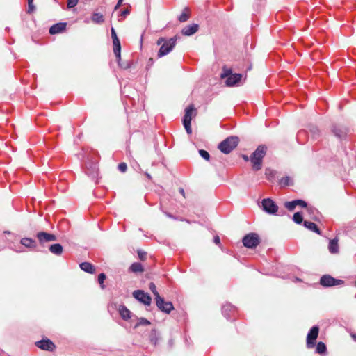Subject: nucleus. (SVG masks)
Segmentation results:
<instances>
[{
  "label": "nucleus",
  "mask_w": 356,
  "mask_h": 356,
  "mask_svg": "<svg viewBox=\"0 0 356 356\" xmlns=\"http://www.w3.org/2000/svg\"><path fill=\"white\" fill-rule=\"evenodd\" d=\"M149 288L151 290V291L153 293V294L155 296V300H156V298H159L161 297L159 293H158V291L156 290V285L153 282H151L149 284Z\"/></svg>",
  "instance_id": "nucleus-34"
},
{
  "label": "nucleus",
  "mask_w": 356,
  "mask_h": 356,
  "mask_svg": "<svg viewBox=\"0 0 356 356\" xmlns=\"http://www.w3.org/2000/svg\"><path fill=\"white\" fill-rule=\"evenodd\" d=\"M245 247L250 249L255 248L260 242L259 237L256 233H250L246 234L242 240Z\"/></svg>",
  "instance_id": "nucleus-5"
},
{
  "label": "nucleus",
  "mask_w": 356,
  "mask_h": 356,
  "mask_svg": "<svg viewBox=\"0 0 356 356\" xmlns=\"http://www.w3.org/2000/svg\"><path fill=\"white\" fill-rule=\"evenodd\" d=\"M81 269L86 273L93 274L95 272L94 266L89 262H82L79 264Z\"/></svg>",
  "instance_id": "nucleus-20"
},
{
  "label": "nucleus",
  "mask_w": 356,
  "mask_h": 356,
  "mask_svg": "<svg viewBox=\"0 0 356 356\" xmlns=\"http://www.w3.org/2000/svg\"><path fill=\"white\" fill-rule=\"evenodd\" d=\"M243 159L245 161H248V157L247 156H243Z\"/></svg>",
  "instance_id": "nucleus-55"
},
{
  "label": "nucleus",
  "mask_w": 356,
  "mask_h": 356,
  "mask_svg": "<svg viewBox=\"0 0 356 356\" xmlns=\"http://www.w3.org/2000/svg\"><path fill=\"white\" fill-rule=\"evenodd\" d=\"M92 21L97 24H101L104 22V18L103 15L99 13H95L92 16Z\"/></svg>",
  "instance_id": "nucleus-27"
},
{
  "label": "nucleus",
  "mask_w": 356,
  "mask_h": 356,
  "mask_svg": "<svg viewBox=\"0 0 356 356\" xmlns=\"http://www.w3.org/2000/svg\"><path fill=\"white\" fill-rule=\"evenodd\" d=\"M309 130L313 138L317 139L319 138L320 130L317 127L312 125L309 127Z\"/></svg>",
  "instance_id": "nucleus-28"
},
{
  "label": "nucleus",
  "mask_w": 356,
  "mask_h": 356,
  "mask_svg": "<svg viewBox=\"0 0 356 356\" xmlns=\"http://www.w3.org/2000/svg\"><path fill=\"white\" fill-rule=\"evenodd\" d=\"M49 251L56 255H60L63 253V246L59 243L52 244L49 248Z\"/></svg>",
  "instance_id": "nucleus-23"
},
{
  "label": "nucleus",
  "mask_w": 356,
  "mask_h": 356,
  "mask_svg": "<svg viewBox=\"0 0 356 356\" xmlns=\"http://www.w3.org/2000/svg\"><path fill=\"white\" fill-rule=\"evenodd\" d=\"M239 143L238 136H232L219 143L218 148L224 154H229L236 147Z\"/></svg>",
  "instance_id": "nucleus-2"
},
{
  "label": "nucleus",
  "mask_w": 356,
  "mask_h": 356,
  "mask_svg": "<svg viewBox=\"0 0 356 356\" xmlns=\"http://www.w3.org/2000/svg\"><path fill=\"white\" fill-rule=\"evenodd\" d=\"M199 29V25L197 24H192L188 25L182 29L181 33L184 35L191 36L195 34Z\"/></svg>",
  "instance_id": "nucleus-17"
},
{
  "label": "nucleus",
  "mask_w": 356,
  "mask_h": 356,
  "mask_svg": "<svg viewBox=\"0 0 356 356\" xmlns=\"http://www.w3.org/2000/svg\"><path fill=\"white\" fill-rule=\"evenodd\" d=\"M20 243L26 248H34L36 247L35 241L30 238H23L21 239Z\"/></svg>",
  "instance_id": "nucleus-24"
},
{
  "label": "nucleus",
  "mask_w": 356,
  "mask_h": 356,
  "mask_svg": "<svg viewBox=\"0 0 356 356\" xmlns=\"http://www.w3.org/2000/svg\"><path fill=\"white\" fill-rule=\"evenodd\" d=\"M145 175H146V177L149 179H152V177L151 175L148 173V172H145Z\"/></svg>",
  "instance_id": "nucleus-54"
},
{
  "label": "nucleus",
  "mask_w": 356,
  "mask_h": 356,
  "mask_svg": "<svg viewBox=\"0 0 356 356\" xmlns=\"http://www.w3.org/2000/svg\"><path fill=\"white\" fill-rule=\"evenodd\" d=\"M114 54H115V56L116 57V60H117L118 64L120 65L122 63L121 51H118V53H114Z\"/></svg>",
  "instance_id": "nucleus-45"
},
{
  "label": "nucleus",
  "mask_w": 356,
  "mask_h": 356,
  "mask_svg": "<svg viewBox=\"0 0 356 356\" xmlns=\"http://www.w3.org/2000/svg\"><path fill=\"white\" fill-rule=\"evenodd\" d=\"M262 209L268 214H275L278 207L270 198H265L261 201Z\"/></svg>",
  "instance_id": "nucleus-8"
},
{
  "label": "nucleus",
  "mask_w": 356,
  "mask_h": 356,
  "mask_svg": "<svg viewBox=\"0 0 356 356\" xmlns=\"http://www.w3.org/2000/svg\"><path fill=\"white\" fill-rule=\"evenodd\" d=\"M35 345L40 349L47 351H53L56 348L54 343L49 339L38 341Z\"/></svg>",
  "instance_id": "nucleus-12"
},
{
  "label": "nucleus",
  "mask_w": 356,
  "mask_h": 356,
  "mask_svg": "<svg viewBox=\"0 0 356 356\" xmlns=\"http://www.w3.org/2000/svg\"><path fill=\"white\" fill-rule=\"evenodd\" d=\"M177 40V36H174L168 39V40L163 43L158 51V58H161L172 51L176 45Z\"/></svg>",
  "instance_id": "nucleus-4"
},
{
  "label": "nucleus",
  "mask_w": 356,
  "mask_h": 356,
  "mask_svg": "<svg viewBox=\"0 0 356 356\" xmlns=\"http://www.w3.org/2000/svg\"><path fill=\"white\" fill-rule=\"evenodd\" d=\"M129 14V10L125 9L121 12L120 15L125 17L126 15H127Z\"/></svg>",
  "instance_id": "nucleus-49"
},
{
  "label": "nucleus",
  "mask_w": 356,
  "mask_h": 356,
  "mask_svg": "<svg viewBox=\"0 0 356 356\" xmlns=\"http://www.w3.org/2000/svg\"><path fill=\"white\" fill-rule=\"evenodd\" d=\"M189 19L188 9L185 8L183 13L178 17L180 22H185Z\"/></svg>",
  "instance_id": "nucleus-30"
},
{
  "label": "nucleus",
  "mask_w": 356,
  "mask_h": 356,
  "mask_svg": "<svg viewBox=\"0 0 356 356\" xmlns=\"http://www.w3.org/2000/svg\"><path fill=\"white\" fill-rule=\"evenodd\" d=\"M111 38L113 39V41L115 40H119V38L117 36V33H116L114 28L111 29Z\"/></svg>",
  "instance_id": "nucleus-46"
},
{
  "label": "nucleus",
  "mask_w": 356,
  "mask_h": 356,
  "mask_svg": "<svg viewBox=\"0 0 356 356\" xmlns=\"http://www.w3.org/2000/svg\"><path fill=\"white\" fill-rule=\"evenodd\" d=\"M234 311H235V307L229 303L225 304L222 307V314L227 319L230 318L231 314L234 312Z\"/></svg>",
  "instance_id": "nucleus-18"
},
{
  "label": "nucleus",
  "mask_w": 356,
  "mask_h": 356,
  "mask_svg": "<svg viewBox=\"0 0 356 356\" xmlns=\"http://www.w3.org/2000/svg\"><path fill=\"white\" fill-rule=\"evenodd\" d=\"M66 26L67 24L65 22L56 23L50 27L49 32L51 35L62 33L65 30Z\"/></svg>",
  "instance_id": "nucleus-16"
},
{
  "label": "nucleus",
  "mask_w": 356,
  "mask_h": 356,
  "mask_svg": "<svg viewBox=\"0 0 356 356\" xmlns=\"http://www.w3.org/2000/svg\"><path fill=\"white\" fill-rule=\"evenodd\" d=\"M179 193H180L183 196H184V188H179Z\"/></svg>",
  "instance_id": "nucleus-52"
},
{
  "label": "nucleus",
  "mask_w": 356,
  "mask_h": 356,
  "mask_svg": "<svg viewBox=\"0 0 356 356\" xmlns=\"http://www.w3.org/2000/svg\"><path fill=\"white\" fill-rule=\"evenodd\" d=\"M150 324H151L150 321H148L147 319H146L145 318H138V322L136 323V324L134 325V329H136L140 325H149Z\"/></svg>",
  "instance_id": "nucleus-31"
},
{
  "label": "nucleus",
  "mask_w": 356,
  "mask_h": 356,
  "mask_svg": "<svg viewBox=\"0 0 356 356\" xmlns=\"http://www.w3.org/2000/svg\"><path fill=\"white\" fill-rule=\"evenodd\" d=\"M166 40H168V39L161 37L157 40L156 44L157 45H162V44L164 43Z\"/></svg>",
  "instance_id": "nucleus-47"
},
{
  "label": "nucleus",
  "mask_w": 356,
  "mask_h": 356,
  "mask_svg": "<svg viewBox=\"0 0 356 356\" xmlns=\"http://www.w3.org/2000/svg\"><path fill=\"white\" fill-rule=\"evenodd\" d=\"M351 337L353 338V339L356 341V334L353 333V334H351Z\"/></svg>",
  "instance_id": "nucleus-53"
},
{
  "label": "nucleus",
  "mask_w": 356,
  "mask_h": 356,
  "mask_svg": "<svg viewBox=\"0 0 356 356\" xmlns=\"http://www.w3.org/2000/svg\"><path fill=\"white\" fill-rule=\"evenodd\" d=\"M293 220L297 224H301L303 221L302 214L300 212H296L293 214Z\"/></svg>",
  "instance_id": "nucleus-33"
},
{
  "label": "nucleus",
  "mask_w": 356,
  "mask_h": 356,
  "mask_svg": "<svg viewBox=\"0 0 356 356\" xmlns=\"http://www.w3.org/2000/svg\"><path fill=\"white\" fill-rule=\"evenodd\" d=\"M118 170L122 172H126L127 169V165L125 163H120L118 166Z\"/></svg>",
  "instance_id": "nucleus-43"
},
{
  "label": "nucleus",
  "mask_w": 356,
  "mask_h": 356,
  "mask_svg": "<svg viewBox=\"0 0 356 356\" xmlns=\"http://www.w3.org/2000/svg\"><path fill=\"white\" fill-rule=\"evenodd\" d=\"M243 75L238 73H233L227 77L225 81V84L227 86L232 87L237 86L238 83L241 81Z\"/></svg>",
  "instance_id": "nucleus-14"
},
{
  "label": "nucleus",
  "mask_w": 356,
  "mask_h": 356,
  "mask_svg": "<svg viewBox=\"0 0 356 356\" xmlns=\"http://www.w3.org/2000/svg\"><path fill=\"white\" fill-rule=\"evenodd\" d=\"M313 219L316 220H318V218L316 216H315V217L313 218Z\"/></svg>",
  "instance_id": "nucleus-56"
},
{
  "label": "nucleus",
  "mask_w": 356,
  "mask_h": 356,
  "mask_svg": "<svg viewBox=\"0 0 356 356\" xmlns=\"http://www.w3.org/2000/svg\"><path fill=\"white\" fill-rule=\"evenodd\" d=\"M319 283L324 287H331L342 284L343 281L340 279H335L330 275H324L321 277Z\"/></svg>",
  "instance_id": "nucleus-6"
},
{
  "label": "nucleus",
  "mask_w": 356,
  "mask_h": 356,
  "mask_svg": "<svg viewBox=\"0 0 356 356\" xmlns=\"http://www.w3.org/2000/svg\"><path fill=\"white\" fill-rule=\"evenodd\" d=\"M306 208H307V211L310 215H314L315 213H318V211L316 210V209H315L314 207H307Z\"/></svg>",
  "instance_id": "nucleus-44"
},
{
  "label": "nucleus",
  "mask_w": 356,
  "mask_h": 356,
  "mask_svg": "<svg viewBox=\"0 0 356 356\" xmlns=\"http://www.w3.org/2000/svg\"><path fill=\"white\" fill-rule=\"evenodd\" d=\"M118 310L122 319L127 321L131 318V312L124 305H120Z\"/></svg>",
  "instance_id": "nucleus-21"
},
{
  "label": "nucleus",
  "mask_w": 356,
  "mask_h": 356,
  "mask_svg": "<svg viewBox=\"0 0 356 356\" xmlns=\"http://www.w3.org/2000/svg\"><path fill=\"white\" fill-rule=\"evenodd\" d=\"M332 131L336 137L343 139L347 134L348 129L342 125L335 124L333 125Z\"/></svg>",
  "instance_id": "nucleus-13"
},
{
  "label": "nucleus",
  "mask_w": 356,
  "mask_h": 356,
  "mask_svg": "<svg viewBox=\"0 0 356 356\" xmlns=\"http://www.w3.org/2000/svg\"><path fill=\"white\" fill-rule=\"evenodd\" d=\"M280 184L282 186H292L293 184L292 179L289 176H286L282 177L280 180Z\"/></svg>",
  "instance_id": "nucleus-29"
},
{
  "label": "nucleus",
  "mask_w": 356,
  "mask_h": 356,
  "mask_svg": "<svg viewBox=\"0 0 356 356\" xmlns=\"http://www.w3.org/2000/svg\"><path fill=\"white\" fill-rule=\"evenodd\" d=\"M197 114V111L195 108L193 104H191L188 106H187L185 109V113L184 115V118L182 119L183 125L187 132L188 134H191L192 133L191 129V120L192 116H195Z\"/></svg>",
  "instance_id": "nucleus-3"
},
{
  "label": "nucleus",
  "mask_w": 356,
  "mask_h": 356,
  "mask_svg": "<svg viewBox=\"0 0 356 356\" xmlns=\"http://www.w3.org/2000/svg\"><path fill=\"white\" fill-rule=\"evenodd\" d=\"M36 237L40 244L42 245H44L46 243L57 241V237L56 235L45 232H38Z\"/></svg>",
  "instance_id": "nucleus-11"
},
{
  "label": "nucleus",
  "mask_w": 356,
  "mask_h": 356,
  "mask_svg": "<svg viewBox=\"0 0 356 356\" xmlns=\"http://www.w3.org/2000/svg\"><path fill=\"white\" fill-rule=\"evenodd\" d=\"M213 242L217 244V245H219L220 243V237L218 236H214L213 238Z\"/></svg>",
  "instance_id": "nucleus-48"
},
{
  "label": "nucleus",
  "mask_w": 356,
  "mask_h": 356,
  "mask_svg": "<svg viewBox=\"0 0 356 356\" xmlns=\"http://www.w3.org/2000/svg\"><path fill=\"white\" fill-rule=\"evenodd\" d=\"M266 147L265 145H259L254 152L250 155V160L252 163V170L258 171L261 169L262 160L266 154Z\"/></svg>",
  "instance_id": "nucleus-1"
},
{
  "label": "nucleus",
  "mask_w": 356,
  "mask_h": 356,
  "mask_svg": "<svg viewBox=\"0 0 356 356\" xmlns=\"http://www.w3.org/2000/svg\"><path fill=\"white\" fill-rule=\"evenodd\" d=\"M35 10V7L33 5V0H28V9L27 13L31 14L33 13Z\"/></svg>",
  "instance_id": "nucleus-38"
},
{
  "label": "nucleus",
  "mask_w": 356,
  "mask_h": 356,
  "mask_svg": "<svg viewBox=\"0 0 356 356\" xmlns=\"http://www.w3.org/2000/svg\"><path fill=\"white\" fill-rule=\"evenodd\" d=\"M296 206H300L301 207H307V204L305 201L302 200H295L290 202H286L284 207L289 211H293Z\"/></svg>",
  "instance_id": "nucleus-15"
},
{
  "label": "nucleus",
  "mask_w": 356,
  "mask_h": 356,
  "mask_svg": "<svg viewBox=\"0 0 356 356\" xmlns=\"http://www.w3.org/2000/svg\"><path fill=\"white\" fill-rule=\"evenodd\" d=\"M232 70L230 68H227L226 67H224L222 69V72L220 74L221 79H227L231 74H232Z\"/></svg>",
  "instance_id": "nucleus-32"
},
{
  "label": "nucleus",
  "mask_w": 356,
  "mask_h": 356,
  "mask_svg": "<svg viewBox=\"0 0 356 356\" xmlns=\"http://www.w3.org/2000/svg\"><path fill=\"white\" fill-rule=\"evenodd\" d=\"M200 155L206 161H209L210 159V155L209 152L204 149L199 150Z\"/></svg>",
  "instance_id": "nucleus-40"
},
{
  "label": "nucleus",
  "mask_w": 356,
  "mask_h": 356,
  "mask_svg": "<svg viewBox=\"0 0 356 356\" xmlns=\"http://www.w3.org/2000/svg\"><path fill=\"white\" fill-rule=\"evenodd\" d=\"M79 0H67V7L68 9H71L74 7H75Z\"/></svg>",
  "instance_id": "nucleus-41"
},
{
  "label": "nucleus",
  "mask_w": 356,
  "mask_h": 356,
  "mask_svg": "<svg viewBox=\"0 0 356 356\" xmlns=\"http://www.w3.org/2000/svg\"><path fill=\"white\" fill-rule=\"evenodd\" d=\"M316 353L321 355H325L327 353L326 345L323 342H318L316 345Z\"/></svg>",
  "instance_id": "nucleus-26"
},
{
  "label": "nucleus",
  "mask_w": 356,
  "mask_h": 356,
  "mask_svg": "<svg viewBox=\"0 0 356 356\" xmlns=\"http://www.w3.org/2000/svg\"><path fill=\"white\" fill-rule=\"evenodd\" d=\"M131 65H132V63L129 60V61H125V62H122L118 65L119 67L123 70H127L129 68H130L131 67Z\"/></svg>",
  "instance_id": "nucleus-39"
},
{
  "label": "nucleus",
  "mask_w": 356,
  "mask_h": 356,
  "mask_svg": "<svg viewBox=\"0 0 356 356\" xmlns=\"http://www.w3.org/2000/svg\"><path fill=\"white\" fill-rule=\"evenodd\" d=\"M133 297L145 305H150L151 304L152 298L150 296L143 290L134 291Z\"/></svg>",
  "instance_id": "nucleus-9"
},
{
  "label": "nucleus",
  "mask_w": 356,
  "mask_h": 356,
  "mask_svg": "<svg viewBox=\"0 0 356 356\" xmlns=\"http://www.w3.org/2000/svg\"><path fill=\"white\" fill-rule=\"evenodd\" d=\"M113 53H118V51H121V44L120 40H115L113 41Z\"/></svg>",
  "instance_id": "nucleus-35"
},
{
  "label": "nucleus",
  "mask_w": 356,
  "mask_h": 356,
  "mask_svg": "<svg viewBox=\"0 0 356 356\" xmlns=\"http://www.w3.org/2000/svg\"><path fill=\"white\" fill-rule=\"evenodd\" d=\"M275 173H276L275 171L270 170L269 168L266 169V171H265V175L268 180H270L271 179H273L274 177Z\"/></svg>",
  "instance_id": "nucleus-36"
},
{
  "label": "nucleus",
  "mask_w": 356,
  "mask_h": 356,
  "mask_svg": "<svg viewBox=\"0 0 356 356\" xmlns=\"http://www.w3.org/2000/svg\"><path fill=\"white\" fill-rule=\"evenodd\" d=\"M153 63H154V60H153V58H151L148 60L147 66H151L153 65Z\"/></svg>",
  "instance_id": "nucleus-51"
},
{
  "label": "nucleus",
  "mask_w": 356,
  "mask_h": 356,
  "mask_svg": "<svg viewBox=\"0 0 356 356\" xmlns=\"http://www.w3.org/2000/svg\"><path fill=\"white\" fill-rule=\"evenodd\" d=\"M137 253H138V256L140 260L144 261L146 259V256H147L146 252L139 250H138Z\"/></svg>",
  "instance_id": "nucleus-42"
},
{
  "label": "nucleus",
  "mask_w": 356,
  "mask_h": 356,
  "mask_svg": "<svg viewBox=\"0 0 356 356\" xmlns=\"http://www.w3.org/2000/svg\"><path fill=\"white\" fill-rule=\"evenodd\" d=\"M129 270L133 273H143L144 271V268L140 263L135 262L133 263L129 267Z\"/></svg>",
  "instance_id": "nucleus-25"
},
{
  "label": "nucleus",
  "mask_w": 356,
  "mask_h": 356,
  "mask_svg": "<svg viewBox=\"0 0 356 356\" xmlns=\"http://www.w3.org/2000/svg\"><path fill=\"white\" fill-rule=\"evenodd\" d=\"M303 134V132H302V131H300V132L298 133V134H299V135H300V134Z\"/></svg>",
  "instance_id": "nucleus-57"
},
{
  "label": "nucleus",
  "mask_w": 356,
  "mask_h": 356,
  "mask_svg": "<svg viewBox=\"0 0 356 356\" xmlns=\"http://www.w3.org/2000/svg\"><path fill=\"white\" fill-rule=\"evenodd\" d=\"M304 226L307 228L308 229H309L310 231H312L319 235L321 234V230L318 229V226L316 225V224H315L314 222H310V221H307V220H305L304 221Z\"/></svg>",
  "instance_id": "nucleus-22"
},
{
  "label": "nucleus",
  "mask_w": 356,
  "mask_h": 356,
  "mask_svg": "<svg viewBox=\"0 0 356 356\" xmlns=\"http://www.w3.org/2000/svg\"><path fill=\"white\" fill-rule=\"evenodd\" d=\"M339 239L335 237L333 239H331L329 242L328 250L332 254H337L339 252Z\"/></svg>",
  "instance_id": "nucleus-19"
},
{
  "label": "nucleus",
  "mask_w": 356,
  "mask_h": 356,
  "mask_svg": "<svg viewBox=\"0 0 356 356\" xmlns=\"http://www.w3.org/2000/svg\"><path fill=\"white\" fill-rule=\"evenodd\" d=\"M122 1H123V0H118L117 4L115 6V10H118L120 8V6H121Z\"/></svg>",
  "instance_id": "nucleus-50"
},
{
  "label": "nucleus",
  "mask_w": 356,
  "mask_h": 356,
  "mask_svg": "<svg viewBox=\"0 0 356 356\" xmlns=\"http://www.w3.org/2000/svg\"><path fill=\"white\" fill-rule=\"evenodd\" d=\"M106 280V275L104 273H100L98 275V282L101 286V288L104 289L105 288V285L104 284V282Z\"/></svg>",
  "instance_id": "nucleus-37"
},
{
  "label": "nucleus",
  "mask_w": 356,
  "mask_h": 356,
  "mask_svg": "<svg viewBox=\"0 0 356 356\" xmlns=\"http://www.w3.org/2000/svg\"><path fill=\"white\" fill-rule=\"evenodd\" d=\"M156 305L161 311L166 314H170L174 309L172 303L170 301H165L162 297L156 298Z\"/></svg>",
  "instance_id": "nucleus-10"
},
{
  "label": "nucleus",
  "mask_w": 356,
  "mask_h": 356,
  "mask_svg": "<svg viewBox=\"0 0 356 356\" xmlns=\"http://www.w3.org/2000/svg\"><path fill=\"white\" fill-rule=\"evenodd\" d=\"M319 333V327L317 325L313 326L309 331L307 336V347L312 348L316 345V340Z\"/></svg>",
  "instance_id": "nucleus-7"
}]
</instances>
